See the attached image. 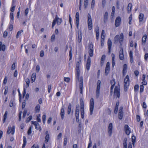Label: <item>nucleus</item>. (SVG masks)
Returning a JSON list of instances; mask_svg holds the SVG:
<instances>
[{"mask_svg":"<svg viewBox=\"0 0 148 148\" xmlns=\"http://www.w3.org/2000/svg\"><path fill=\"white\" fill-rule=\"evenodd\" d=\"M62 21V19L61 18H59L58 17L57 15L56 16L55 18L53 20L52 23V27L53 28L55 25L56 22L58 25H59L60 24Z\"/></svg>","mask_w":148,"mask_h":148,"instance_id":"1","label":"nucleus"},{"mask_svg":"<svg viewBox=\"0 0 148 148\" xmlns=\"http://www.w3.org/2000/svg\"><path fill=\"white\" fill-rule=\"evenodd\" d=\"M130 83L129 77L128 75H127L124 80V88L125 91L127 90V88L129 86Z\"/></svg>","mask_w":148,"mask_h":148,"instance_id":"2","label":"nucleus"},{"mask_svg":"<svg viewBox=\"0 0 148 148\" xmlns=\"http://www.w3.org/2000/svg\"><path fill=\"white\" fill-rule=\"evenodd\" d=\"M120 87L119 85L116 86L114 89V96H116L118 98L120 97Z\"/></svg>","mask_w":148,"mask_h":148,"instance_id":"3","label":"nucleus"},{"mask_svg":"<svg viewBox=\"0 0 148 148\" xmlns=\"http://www.w3.org/2000/svg\"><path fill=\"white\" fill-rule=\"evenodd\" d=\"M88 24L89 29L91 30L92 28V22L91 17L90 14H88Z\"/></svg>","mask_w":148,"mask_h":148,"instance_id":"4","label":"nucleus"},{"mask_svg":"<svg viewBox=\"0 0 148 148\" xmlns=\"http://www.w3.org/2000/svg\"><path fill=\"white\" fill-rule=\"evenodd\" d=\"M88 53L90 57H92L93 54V45L92 42L90 43L88 45Z\"/></svg>","mask_w":148,"mask_h":148,"instance_id":"5","label":"nucleus"},{"mask_svg":"<svg viewBox=\"0 0 148 148\" xmlns=\"http://www.w3.org/2000/svg\"><path fill=\"white\" fill-rule=\"evenodd\" d=\"M101 83V82L100 80H98V81L96 95V97L97 98H98L99 97L100 94V88Z\"/></svg>","mask_w":148,"mask_h":148,"instance_id":"6","label":"nucleus"},{"mask_svg":"<svg viewBox=\"0 0 148 148\" xmlns=\"http://www.w3.org/2000/svg\"><path fill=\"white\" fill-rule=\"evenodd\" d=\"M94 99L93 98H91L90 100V115H92L93 114V112L94 110Z\"/></svg>","mask_w":148,"mask_h":148,"instance_id":"7","label":"nucleus"},{"mask_svg":"<svg viewBox=\"0 0 148 148\" xmlns=\"http://www.w3.org/2000/svg\"><path fill=\"white\" fill-rule=\"evenodd\" d=\"M15 127L14 126H13L12 128L11 127H9L8 128L7 133L9 134L11 133L13 135L14 132Z\"/></svg>","mask_w":148,"mask_h":148,"instance_id":"8","label":"nucleus"},{"mask_svg":"<svg viewBox=\"0 0 148 148\" xmlns=\"http://www.w3.org/2000/svg\"><path fill=\"white\" fill-rule=\"evenodd\" d=\"M108 48V53L110 54L111 52V49L112 45V42L110 39H109L108 40L107 42Z\"/></svg>","mask_w":148,"mask_h":148,"instance_id":"9","label":"nucleus"},{"mask_svg":"<svg viewBox=\"0 0 148 148\" xmlns=\"http://www.w3.org/2000/svg\"><path fill=\"white\" fill-rule=\"evenodd\" d=\"M121 20L120 17L118 16L116 18L115 22V25L116 27H118L120 25Z\"/></svg>","mask_w":148,"mask_h":148,"instance_id":"10","label":"nucleus"},{"mask_svg":"<svg viewBox=\"0 0 148 148\" xmlns=\"http://www.w3.org/2000/svg\"><path fill=\"white\" fill-rule=\"evenodd\" d=\"M82 39V34L80 31H79L78 32V38L77 39V42L80 43Z\"/></svg>","mask_w":148,"mask_h":148,"instance_id":"11","label":"nucleus"},{"mask_svg":"<svg viewBox=\"0 0 148 148\" xmlns=\"http://www.w3.org/2000/svg\"><path fill=\"white\" fill-rule=\"evenodd\" d=\"M112 123H110L108 127V133L109 134V136H111L112 133Z\"/></svg>","mask_w":148,"mask_h":148,"instance_id":"12","label":"nucleus"},{"mask_svg":"<svg viewBox=\"0 0 148 148\" xmlns=\"http://www.w3.org/2000/svg\"><path fill=\"white\" fill-rule=\"evenodd\" d=\"M83 83V79L82 78H81L80 79V82H79V91L81 94L82 93Z\"/></svg>","mask_w":148,"mask_h":148,"instance_id":"13","label":"nucleus"},{"mask_svg":"<svg viewBox=\"0 0 148 148\" xmlns=\"http://www.w3.org/2000/svg\"><path fill=\"white\" fill-rule=\"evenodd\" d=\"M90 57H88L86 64V69L88 71L90 69Z\"/></svg>","mask_w":148,"mask_h":148,"instance_id":"14","label":"nucleus"},{"mask_svg":"<svg viewBox=\"0 0 148 148\" xmlns=\"http://www.w3.org/2000/svg\"><path fill=\"white\" fill-rule=\"evenodd\" d=\"M81 57L80 56H79L78 58L76 59V67H79L80 64H81Z\"/></svg>","mask_w":148,"mask_h":148,"instance_id":"15","label":"nucleus"},{"mask_svg":"<svg viewBox=\"0 0 148 148\" xmlns=\"http://www.w3.org/2000/svg\"><path fill=\"white\" fill-rule=\"evenodd\" d=\"M124 130L126 134L127 135H129L130 133V128L127 125H125L124 127Z\"/></svg>","mask_w":148,"mask_h":148,"instance_id":"16","label":"nucleus"},{"mask_svg":"<svg viewBox=\"0 0 148 148\" xmlns=\"http://www.w3.org/2000/svg\"><path fill=\"white\" fill-rule=\"evenodd\" d=\"M65 112L63 108H62L61 109L60 115L61 116V119L63 120L64 117Z\"/></svg>","mask_w":148,"mask_h":148,"instance_id":"17","label":"nucleus"},{"mask_svg":"<svg viewBox=\"0 0 148 148\" xmlns=\"http://www.w3.org/2000/svg\"><path fill=\"white\" fill-rule=\"evenodd\" d=\"M119 38L120 45H122L124 38V36L123 33H121L120 34V36H119Z\"/></svg>","mask_w":148,"mask_h":148,"instance_id":"18","label":"nucleus"},{"mask_svg":"<svg viewBox=\"0 0 148 148\" xmlns=\"http://www.w3.org/2000/svg\"><path fill=\"white\" fill-rule=\"evenodd\" d=\"M132 4L131 3H129L127 6V12L128 13H130L132 9Z\"/></svg>","mask_w":148,"mask_h":148,"instance_id":"19","label":"nucleus"},{"mask_svg":"<svg viewBox=\"0 0 148 148\" xmlns=\"http://www.w3.org/2000/svg\"><path fill=\"white\" fill-rule=\"evenodd\" d=\"M119 105V103L117 102L116 103V106L114 110V113L115 114H117L118 111V106Z\"/></svg>","mask_w":148,"mask_h":148,"instance_id":"20","label":"nucleus"},{"mask_svg":"<svg viewBox=\"0 0 148 148\" xmlns=\"http://www.w3.org/2000/svg\"><path fill=\"white\" fill-rule=\"evenodd\" d=\"M40 106L39 104H37L35 108V110L36 112H40Z\"/></svg>","mask_w":148,"mask_h":148,"instance_id":"21","label":"nucleus"},{"mask_svg":"<svg viewBox=\"0 0 148 148\" xmlns=\"http://www.w3.org/2000/svg\"><path fill=\"white\" fill-rule=\"evenodd\" d=\"M23 145L22 148H24L25 147L26 144V139L25 137V136H23Z\"/></svg>","mask_w":148,"mask_h":148,"instance_id":"22","label":"nucleus"},{"mask_svg":"<svg viewBox=\"0 0 148 148\" xmlns=\"http://www.w3.org/2000/svg\"><path fill=\"white\" fill-rule=\"evenodd\" d=\"M71 104L69 103L68 108V110H67V113L68 114H70L71 112Z\"/></svg>","mask_w":148,"mask_h":148,"instance_id":"23","label":"nucleus"},{"mask_svg":"<svg viewBox=\"0 0 148 148\" xmlns=\"http://www.w3.org/2000/svg\"><path fill=\"white\" fill-rule=\"evenodd\" d=\"M143 14L142 13H140L139 16V18L140 21L141 22L143 20Z\"/></svg>","mask_w":148,"mask_h":148,"instance_id":"24","label":"nucleus"},{"mask_svg":"<svg viewBox=\"0 0 148 148\" xmlns=\"http://www.w3.org/2000/svg\"><path fill=\"white\" fill-rule=\"evenodd\" d=\"M119 35H116L114 39V43H117L119 40Z\"/></svg>","mask_w":148,"mask_h":148,"instance_id":"25","label":"nucleus"},{"mask_svg":"<svg viewBox=\"0 0 148 148\" xmlns=\"http://www.w3.org/2000/svg\"><path fill=\"white\" fill-rule=\"evenodd\" d=\"M108 13L107 12H105L104 16V22L105 23H106L107 20L108 19Z\"/></svg>","mask_w":148,"mask_h":148,"instance_id":"26","label":"nucleus"},{"mask_svg":"<svg viewBox=\"0 0 148 148\" xmlns=\"http://www.w3.org/2000/svg\"><path fill=\"white\" fill-rule=\"evenodd\" d=\"M110 68L108 67H106L105 74L106 75H107L109 73L110 71Z\"/></svg>","mask_w":148,"mask_h":148,"instance_id":"27","label":"nucleus"},{"mask_svg":"<svg viewBox=\"0 0 148 148\" xmlns=\"http://www.w3.org/2000/svg\"><path fill=\"white\" fill-rule=\"evenodd\" d=\"M79 72H77L76 78L78 79V81L79 82H80V78H82V79H83L82 77H79Z\"/></svg>","mask_w":148,"mask_h":148,"instance_id":"28","label":"nucleus"},{"mask_svg":"<svg viewBox=\"0 0 148 148\" xmlns=\"http://www.w3.org/2000/svg\"><path fill=\"white\" fill-rule=\"evenodd\" d=\"M49 134H47L46 135L45 137V143H47L49 140Z\"/></svg>","mask_w":148,"mask_h":148,"instance_id":"29","label":"nucleus"},{"mask_svg":"<svg viewBox=\"0 0 148 148\" xmlns=\"http://www.w3.org/2000/svg\"><path fill=\"white\" fill-rule=\"evenodd\" d=\"M147 38V36L146 35H144L142 38V44H144L146 41V39Z\"/></svg>","mask_w":148,"mask_h":148,"instance_id":"30","label":"nucleus"},{"mask_svg":"<svg viewBox=\"0 0 148 148\" xmlns=\"http://www.w3.org/2000/svg\"><path fill=\"white\" fill-rule=\"evenodd\" d=\"M88 3V0H84V6L85 9L87 8Z\"/></svg>","mask_w":148,"mask_h":148,"instance_id":"31","label":"nucleus"},{"mask_svg":"<svg viewBox=\"0 0 148 148\" xmlns=\"http://www.w3.org/2000/svg\"><path fill=\"white\" fill-rule=\"evenodd\" d=\"M136 137L134 136H132V144L134 146V144L136 142Z\"/></svg>","mask_w":148,"mask_h":148,"instance_id":"32","label":"nucleus"},{"mask_svg":"<svg viewBox=\"0 0 148 148\" xmlns=\"http://www.w3.org/2000/svg\"><path fill=\"white\" fill-rule=\"evenodd\" d=\"M36 77V74L35 73H33L32 76V82L35 81Z\"/></svg>","mask_w":148,"mask_h":148,"instance_id":"33","label":"nucleus"},{"mask_svg":"<svg viewBox=\"0 0 148 148\" xmlns=\"http://www.w3.org/2000/svg\"><path fill=\"white\" fill-rule=\"evenodd\" d=\"M8 114V112L7 111H6L5 114L3 116L4 119L3 120V122L4 123L5 121L7 118V116Z\"/></svg>","mask_w":148,"mask_h":148,"instance_id":"34","label":"nucleus"},{"mask_svg":"<svg viewBox=\"0 0 148 148\" xmlns=\"http://www.w3.org/2000/svg\"><path fill=\"white\" fill-rule=\"evenodd\" d=\"M115 8L114 6H113L112 8V12L111 14V16H113L115 12Z\"/></svg>","mask_w":148,"mask_h":148,"instance_id":"35","label":"nucleus"},{"mask_svg":"<svg viewBox=\"0 0 148 148\" xmlns=\"http://www.w3.org/2000/svg\"><path fill=\"white\" fill-rule=\"evenodd\" d=\"M5 45H3L0 47V50H2L3 51H4L5 50Z\"/></svg>","mask_w":148,"mask_h":148,"instance_id":"36","label":"nucleus"},{"mask_svg":"<svg viewBox=\"0 0 148 148\" xmlns=\"http://www.w3.org/2000/svg\"><path fill=\"white\" fill-rule=\"evenodd\" d=\"M35 126V128L37 130H40L41 129L38 123Z\"/></svg>","mask_w":148,"mask_h":148,"instance_id":"37","label":"nucleus"},{"mask_svg":"<svg viewBox=\"0 0 148 148\" xmlns=\"http://www.w3.org/2000/svg\"><path fill=\"white\" fill-rule=\"evenodd\" d=\"M25 82L27 85V86H26V88L28 87L29 86V84L30 83V80L28 78H27L25 79Z\"/></svg>","mask_w":148,"mask_h":148,"instance_id":"38","label":"nucleus"},{"mask_svg":"<svg viewBox=\"0 0 148 148\" xmlns=\"http://www.w3.org/2000/svg\"><path fill=\"white\" fill-rule=\"evenodd\" d=\"M144 87L143 85H141L140 86V92L141 93L143 92L144 90Z\"/></svg>","mask_w":148,"mask_h":148,"instance_id":"39","label":"nucleus"},{"mask_svg":"<svg viewBox=\"0 0 148 148\" xmlns=\"http://www.w3.org/2000/svg\"><path fill=\"white\" fill-rule=\"evenodd\" d=\"M46 116L45 114H44L42 116V122L43 123H45V122Z\"/></svg>","mask_w":148,"mask_h":148,"instance_id":"40","label":"nucleus"},{"mask_svg":"<svg viewBox=\"0 0 148 148\" xmlns=\"http://www.w3.org/2000/svg\"><path fill=\"white\" fill-rule=\"evenodd\" d=\"M67 143V138L66 136H65L64 139V145H66Z\"/></svg>","mask_w":148,"mask_h":148,"instance_id":"41","label":"nucleus"},{"mask_svg":"<svg viewBox=\"0 0 148 148\" xmlns=\"http://www.w3.org/2000/svg\"><path fill=\"white\" fill-rule=\"evenodd\" d=\"M106 3V0H102V5L103 8L105 5V4Z\"/></svg>","mask_w":148,"mask_h":148,"instance_id":"42","label":"nucleus"},{"mask_svg":"<svg viewBox=\"0 0 148 148\" xmlns=\"http://www.w3.org/2000/svg\"><path fill=\"white\" fill-rule=\"evenodd\" d=\"M23 32V30H21L20 31H19L17 32L16 37L17 38H18L19 36L21 33L22 32Z\"/></svg>","mask_w":148,"mask_h":148,"instance_id":"43","label":"nucleus"},{"mask_svg":"<svg viewBox=\"0 0 148 148\" xmlns=\"http://www.w3.org/2000/svg\"><path fill=\"white\" fill-rule=\"evenodd\" d=\"M110 84L112 85H115V79H113L110 81Z\"/></svg>","mask_w":148,"mask_h":148,"instance_id":"44","label":"nucleus"},{"mask_svg":"<svg viewBox=\"0 0 148 148\" xmlns=\"http://www.w3.org/2000/svg\"><path fill=\"white\" fill-rule=\"evenodd\" d=\"M80 109H83L84 108V104L83 101H81L80 102Z\"/></svg>","mask_w":148,"mask_h":148,"instance_id":"45","label":"nucleus"},{"mask_svg":"<svg viewBox=\"0 0 148 148\" xmlns=\"http://www.w3.org/2000/svg\"><path fill=\"white\" fill-rule=\"evenodd\" d=\"M70 50L69 51V56H70V59L69 60H70L72 58V54H71V47L70 46Z\"/></svg>","mask_w":148,"mask_h":148,"instance_id":"46","label":"nucleus"},{"mask_svg":"<svg viewBox=\"0 0 148 148\" xmlns=\"http://www.w3.org/2000/svg\"><path fill=\"white\" fill-rule=\"evenodd\" d=\"M123 116V113H119V118L121 120L122 119Z\"/></svg>","mask_w":148,"mask_h":148,"instance_id":"47","label":"nucleus"},{"mask_svg":"<svg viewBox=\"0 0 148 148\" xmlns=\"http://www.w3.org/2000/svg\"><path fill=\"white\" fill-rule=\"evenodd\" d=\"M31 130H32V127L31 126L29 127V129H28L27 131V134L29 135H30L31 133Z\"/></svg>","mask_w":148,"mask_h":148,"instance_id":"48","label":"nucleus"},{"mask_svg":"<svg viewBox=\"0 0 148 148\" xmlns=\"http://www.w3.org/2000/svg\"><path fill=\"white\" fill-rule=\"evenodd\" d=\"M55 39V35L54 34H53L51 38V40L52 42H53Z\"/></svg>","mask_w":148,"mask_h":148,"instance_id":"49","label":"nucleus"},{"mask_svg":"<svg viewBox=\"0 0 148 148\" xmlns=\"http://www.w3.org/2000/svg\"><path fill=\"white\" fill-rule=\"evenodd\" d=\"M123 113V109L122 107H121L120 108L119 113Z\"/></svg>","mask_w":148,"mask_h":148,"instance_id":"50","label":"nucleus"},{"mask_svg":"<svg viewBox=\"0 0 148 148\" xmlns=\"http://www.w3.org/2000/svg\"><path fill=\"white\" fill-rule=\"evenodd\" d=\"M139 86L138 85H136L134 87V89L135 91H137L138 90Z\"/></svg>","mask_w":148,"mask_h":148,"instance_id":"51","label":"nucleus"},{"mask_svg":"<svg viewBox=\"0 0 148 148\" xmlns=\"http://www.w3.org/2000/svg\"><path fill=\"white\" fill-rule=\"evenodd\" d=\"M51 88V85H49L48 87V91L49 93L50 92Z\"/></svg>","mask_w":148,"mask_h":148,"instance_id":"52","label":"nucleus"},{"mask_svg":"<svg viewBox=\"0 0 148 148\" xmlns=\"http://www.w3.org/2000/svg\"><path fill=\"white\" fill-rule=\"evenodd\" d=\"M119 59L120 60H122L124 59V55L123 54H119Z\"/></svg>","mask_w":148,"mask_h":148,"instance_id":"53","label":"nucleus"},{"mask_svg":"<svg viewBox=\"0 0 148 148\" xmlns=\"http://www.w3.org/2000/svg\"><path fill=\"white\" fill-rule=\"evenodd\" d=\"M75 18L76 19H79V13L78 12H77L76 14Z\"/></svg>","mask_w":148,"mask_h":148,"instance_id":"54","label":"nucleus"},{"mask_svg":"<svg viewBox=\"0 0 148 148\" xmlns=\"http://www.w3.org/2000/svg\"><path fill=\"white\" fill-rule=\"evenodd\" d=\"M32 119V116H30L29 117H28V118L27 119V120H26V122H29Z\"/></svg>","mask_w":148,"mask_h":148,"instance_id":"55","label":"nucleus"},{"mask_svg":"<svg viewBox=\"0 0 148 148\" xmlns=\"http://www.w3.org/2000/svg\"><path fill=\"white\" fill-rule=\"evenodd\" d=\"M28 11H29V9H28V8H27L25 10V16H27L28 13Z\"/></svg>","mask_w":148,"mask_h":148,"instance_id":"56","label":"nucleus"},{"mask_svg":"<svg viewBox=\"0 0 148 148\" xmlns=\"http://www.w3.org/2000/svg\"><path fill=\"white\" fill-rule=\"evenodd\" d=\"M10 17L12 20H14L13 13L11 12L10 13Z\"/></svg>","mask_w":148,"mask_h":148,"instance_id":"57","label":"nucleus"},{"mask_svg":"<svg viewBox=\"0 0 148 148\" xmlns=\"http://www.w3.org/2000/svg\"><path fill=\"white\" fill-rule=\"evenodd\" d=\"M8 87L7 86H5V91H4V94L5 95H6L7 94V92H8Z\"/></svg>","mask_w":148,"mask_h":148,"instance_id":"58","label":"nucleus"},{"mask_svg":"<svg viewBox=\"0 0 148 148\" xmlns=\"http://www.w3.org/2000/svg\"><path fill=\"white\" fill-rule=\"evenodd\" d=\"M136 118L138 122H139L140 121V118L139 115H137L136 116Z\"/></svg>","mask_w":148,"mask_h":148,"instance_id":"59","label":"nucleus"},{"mask_svg":"<svg viewBox=\"0 0 148 148\" xmlns=\"http://www.w3.org/2000/svg\"><path fill=\"white\" fill-rule=\"evenodd\" d=\"M40 70V67L39 65H38L36 66V71L37 72H38Z\"/></svg>","mask_w":148,"mask_h":148,"instance_id":"60","label":"nucleus"},{"mask_svg":"<svg viewBox=\"0 0 148 148\" xmlns=\"http://www.w3.org/2000/svg\"><path fill=\"white\" fill-rule=\"evenodd\" d=\"M79 20L76 19V24L77 27V28H78L79 24Z\"/></svg>","mask_w":148,"mask_h":148,"instance_id":"61","label":"nucleus"},{"mask_svg":"<svg viewBox=\"0 0 148 148\" xmlns=\"http://www.w3.org/2000/svg\"><path fill=\"white\" fill-rule=\"evenodd\" d=\"M7 35H8L7 32H6V31H5L4 32L3 34V37L4 38H6L7 37Z\"/></svg>","mask_w":148,"mask_h":148,"instance_id":"62","label":"nucleus"},{"mask_svg":"<svg viewBox=\"0 0 148 148\" xmlns=\"http://www.w3.org/2000/svg\"><path fill=\"white\" fill-rule=\"evenodd\" d=\"M64 81L68 82L70 80V78L69 77H64Z\"/></svg>","mask_w":148,"mask_h":148,"instance_id":"63","label":"nucleus"},{"mask_svg":"<svg viewBox=\"0 0 148 148\" xmlns=\"http://www.w3.org/2000/svg\"><path fill=\"white\" fill-rule=\"evenodd\" d=\"M127 66L126 64H125L123 65V71H124L126 70L127 69Z\"/></svg>","mask_w":148,"mask_h":148,"instance_id":"64","label":"nucleus"}]
</instances>
